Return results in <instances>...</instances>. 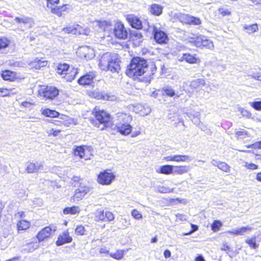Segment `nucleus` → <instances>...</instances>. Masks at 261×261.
<instances>
[{"mask_svg":"<svg viewBox=\"0 0 261 261\" xmlns=\"http://www.w3.org/2000/svg\"><path fill=\"white\" fill-rule=\"evenodd\" d=\"M47 63V61L44 60L43 58L39 59L37 58L31 62V65L32 68L36 69H39L41 67L46 66Z\"/></svg>","mask_w":261,"mask_h":261,"instance_id":"29","label":"nucleus"},{"mask_svg":"<svg viewBox=\"0 0 261 261\" xmlns=\"http://www.w3.org/2000/svg\"><path fill=\"white\" fill-rule=\"evenodd\" d=\"M244 166L248 170H255L258 168L257 165L252 163L245 162L244 163Z\"/></svg>","mask_w":261,"mask_h":261,"instance_id":"50","label":"nucleus"},{"mask_svg":"<svg viewBox=\"0 0 261 261\" xmlns=\"http://www.w3.org/2000/svg\"><path fill=\"white\" fill-rule=\"evenodd\" d=\"M218 11L219 14L222 17L229 16L231 15V11L229 9H225L223 7L218 8Z\"/></svg>","mask_w":261,"mask_h":261,"instance_id":"48","label":"nucleus"},{"mask_svg":"<svg viewBox=\"0 0 261 261\" xmlns=\"http://www.w3.org/2000/svg\"><path fill=\"white\" fill-rule=\"evenodd\" d=\"M163 160L166 162H186L190 160V158L188 155L175 154L171 156L164 157Z\"/></svg>","mask_w":261,"mask_h":261,"instance_id":"21","label":"nucleus"},{"mask_svg":"<svg viewBox=\"0 0 261 261\" xmlns=\"http://www.w3.org/2000/svg\"><path fill=\"white\" fill-rule=\"evenodd\" d=\"M121 60L117 54L106 53L100 58L99 67L103 71L118 72L121 69Z\"/></svg>","mask_w":261,"mask_h":261,"instance_id":"3","label":"nucleus"},{"mask_svg":"<svg viewBox=\"0 0 261 261\" xmlns=\"http://www.w3.org/2000/svg\"><path fill=\"white\" fill-rule=\"evenodd\" d=\"M261 241V233L260 237L259 236H253L245 240V243L249 246L251 249H256L258 247L259 244V242Z\"/></svg>","mask_w":261,"mask_h":261,"instance_id":"25","label":"nucleus"},{"mask_svg":"<svg viewBox=\"0 0 261 261\" xmlns=\"http://www.w3.org/2000/svg\"><path fill=\"white\" fill-rule=\"evenodd\" d=\"M163 7L157 4H151L149 7V11L150 13L154 16H160L163 13Z\"/></svg>","mask_w":261,"mask_h":261,"instance_id":"32","label":"nucleus"},{"mask_svg":"<svg viewBox=\"0 0 261 261\" xmlns=\"http://www.w3.org/2000/svg\"><path fill=\"white\" fill-rule=\"evenodd\" d=\"M86 230L82 225H78L75 229V233L77 236H84L86 234Z\"/></svg>","mask_w":261,"mask_h":261,"instance_id":"47","label":"nucleus"},{"mask_svg":"<svg viewBox=\"0 0 261 261\" xmlns=\"http://www.w3.org/2000/svg\"><path fill=\"white\" fill-rule=\"evenodd\" d=\"M92 94L94 98L98 100H108L110 98V96L108 94L101 92L93 91Z\"/></svg>","mask_w":261,"mask_h":261,"instance_id":"38","label":"nucleus"},{"mask_svg":"<svg viewBox=\"0 0 261 261\" xmlns=\"http://www.w3.org/2000/svg\"><path fill=\"white\" fill-rule=\"evenodd\" d=\"M156 71L154 63L149 64L147 60L140 57H133L125 70V74L134 80L143 77L146 80H150Z\"/></svg>","mask_w":261,"mask_h":261,"instance_id":"1","label":"nucleus"},{"mask_svg":"<svg viewBox=\"0 0 261 261\" xmlns=\"http://www.w3.org/2000/svg\"><path fill=\"white\" fill-rule=\"evenodd\" d=\"M189 171V167L186 165L174 166L173 174L182 175Z\"/></svg>","mask_w":261,"mask_h":261,"instance_id":"35","label":"nucleus"},{"mask_svg":"<svg viewBox=\"0 0 261 261\" xmlns=\"http://www.w3.org/2000/svg\"><path fill=\"white\" fill-rule=\"evenodd\" d=\"M171 20L173 22L178 21L183 24L187 25H198L201 24V20L199 17L181 13H176L171 16Z\"/></svg>","mask_w":261,"mask_h":261,"instance_id":"6","label":"nucleus"},{"mask_svg":"<svg viewBox=\"0 0 261 261\" xmlns=\"http://www.w3.org/2000/svg\"><path fill=\"white\" fill-rule=\"evenodd\" d=\"M221 250L225 251L229 250V246L226 242H224L222 244Z\"/></svg>","mask_w":261,"mask_h":261,"instance_id":"58","label":"nucleus"},{"mask_svg":"<svg viewBox=\"0 0 261 261\" xmlns=\"http://www.w3.org/2000/svg\"><path fill=\"white\" fill-rule=\"evenodd\" d=\"M125 18L132 28L137 30H141L143 28L142 22L140 19L133 14H126Z\"/></svg>","mask_w":261,"mask_h":261,"instance_id":"18","label":"nucleus"},{"mask_svg":"<svg viewBox=\"0 0 261 261\" xmlns=\"http://www.w3.org/2000/svg\"><path fill=\"white\" fill-rule=\"evenodd\" d=\"M91 114L92 117L89 119V121L93 127L103 130L112 126V117L108 111L95 107L92 110Z\"/></svg>","mask_w":261,"mask_h":261,"instance_id":"2","label":"nucleus"},{"mask_svg":"<svg viewBox=\"0 0 261 261\" xmlns=\"http://www.w3.org/2000/svg\"><path fill=\"white\" fill-rule=\"evenodd\" d=\"M1 76L4 81L10 82H14L21 79L17 72L10 69L2 70Z\"/></svg>","mask_w":261,"mask_h":261,"instance_id":"15","label":"nucleus"},{"mask_svg":"<svg viewBox=\"0 0 261 261\" xmlns=\"http://www.w3.org/2000/svg\"><path fill=\"white\" fill-rule=\"evenodd\" d=\"M78 73L79 70L77 68L70 66L68 70V71L64 74L62 76V78L66 82H70L74 80Z\"/></svg>","mask_w":261,"mask_h":261,"instance_id":"24","label":"nucleus"},{"mask_svg":"<svg viewBox=\"0 0 261 261\" xmlns=\"http://www.w3.org/2000/svg\"><path fill=\"white\" fill-rule=\"evenodd\" d=\"M115 175L110 169L99 172L97 176V182L101 185H109L115 179Z\"/></svg>","mask_w":261,"mask_h":261,"instance_id":"10","label":"nucleus"},{"mask_svg":"<svg viewBox=\"0 0 261 261\" xmlns=\"http://www.w3.org/2000/svg\"><path fill=\"white\" fill-rule=\"evenodd\" d=\"M90 189L89 186H84L76 189L73 195L70 197V202L76 203L82 200L90 191Z\"/></svg>","mask_w":261,"mask_h":261,"instance_id":"12","label":"nucleus"},{"mask_svg":"<svg viewBox=\"0 0 261 261\" xmlns=\"http://www.w3.org/2000/svg\"><path fill=\"white\" fill-rule=\"evenodd\" d=\"M10 40L6 37H0V50L8 48L10 44Z\"/></svg>","mask_w":261,"mask_h":261,"instance_id":"41","label":"nucleus"},{"mask_svg":"<svg viewBox=\"0 0 261 261\" xmlns=\"http://www.w3.org/2000/svg\"><path fill=\"white\" fill-rule=\"evenodd\" d=\"M178 61L180 62H185L189 64H199L201 63L200 59L196 54H192L189 53L182 54Z\"/></svg>","mask_w":261,"mask_h":261,"instance_id":"17","label":"nucleus"},{"mask_svg":"<svg viewBox=\"0 0 261 261\" xmlns=\"http://www.w3.org/2000/svg\"><path fill=\"white\" fill-rule=\"evenodd\" d=\"M143 35L140 32H133L131 33L130 39L132 42L137 45L139 44L142 41Z\"/></svg>","mask_w":261,"mask_h":261,"instance_id":"37","label":"nucleus"},{"mask_svg":"<svg viewBox=\"0 0 261 261\" xmlns=\"http://www.w3.org/2000/svg\"><path fill=\"white\" fill-rule=\"evenodd\" d=\"M216 166L221 170L225 172H229L230 170V167L224 162H219Z\"/></svg>","mask_w":261,"mask_h":261,"instance_id":"44","label":"nucleus"},{"mask_svg":"<svg viewBox=\"0 0 261 261\" xmlns=\"http://www.w3.org/2000/svg\"><path fill=\"white\" fill-rule=\"evenodd\" d=\"M73 153L75 156L85 160H89L93 156L91 149L89 147L84 145L75 146L73 149Z\"/></svg>","mask_w":261,"mask_h":261,"instance_id":"11","label":"nucleus"},{"mask_svg":"<svg viewBox=\"0 0 261 261\" xmlns=\"http://www.w3.org/2000/svg\"><path fill=\"white\" fill-rule=\"evenodd\" d=\"M124 253V250L118 249L114 253H110L109 255L114 259L120 260L123 258Z\"/></svg>","mask_w":261,"mask_h":261,"instance_id":"40","label":"nucleus"},{"mask_svg":"<svg viewBox=\"0 0 261 261\" xmlns=\"http://www.w3.org/2000/svg\"><path fill=\"white\" fill-rule=\"evenodd\" d=\"M252 229V227L249 226H243L235 230L228 231V232L234 236L243 235L246 231H251Z\"/></svg>","mask_w":261,"mask_h":261,"instance_id":"34","label":"nucleus"},{"mask_svg":"<svg viewBox=\"0 0 261 261\" xmlns=\"http://www.w3.org/2000/svg\"><path fill=\"white\" fill-rule=\"evenodd\" d=\"M191 225L192 229L189 232L185 233H184L185 235L190 234L192 233V232L198 230V227L197 225H196L195 224H191Z\"/></svg>","mask_w":261,"mask_h":261,"instance_id":"57","label":"nucleus"},{"mask_svg":"<svg viewBox=\"0 0 261 261\" xmlns=\"http://www.w3.org/2000/svg\"><path fill=\"white\" fill-rule=\"evenodd\" d=\"M57 230V227L54 225L46 226L41 229L36 234L34 241L30 242L27 245L31 247L33 250L39 247V243L47 241L50 239Z\"/></svg>","mask_w":261,"mask_h":261,"instance_id":"4","label":"nucleus"},{"mask_svg":"<svg viewBox=\"0 0 261 261\" xmlns=\"http://www.w3.org/2000/svg\"><path fill=\"white\" fill-rule=\"evenodd\" d=\"M190 42L193 45L197 48H204L209 49H212L214 48L213 41L205 36L202 35H198L192 38Z\"/></svg>","mask_w":261,"mask_h":261,"instance_id":"9","label":"nucleus"},{"mask_svg":"<svg viewBox=\"0 0 261 261\" xmlns=\"http://www.w3.org/2000/svg\"><path fill=\"white\" fill-rule=\"evenodd\" d=\"M112 32L115 38L120 40H126L128 36V31L121 21H117L115 23Z\"/></svg>","mask_w":261,"mask_h":261,"instance_id":"8","label":"nucleus"},{"mask_svg":"<svg viewBox=\"0 0 261 261\" xmlns=\"http://www.w3.org/2000/svg\"><path fill=\"white\" fill-rule=\"evenodd\" d=\"M256 179L261 182V172H258L256 175Z\"/></svg>","mask_w":261,"mask_h":261,"instance_id":"64","label":"nucleus"},{"mask_svg":"<svg viewBox=\"0 0 261 261\" xmlns=\"http://www.w3.org/2000/svg\"><path fill=\"white\" fill-rule=\"evenodd\" d=\"M89 48L87 47H83L81 48V51L82 52V56L85 58H88L89 56L86 54V52L87 50H88Z\"/></svg>","mask_w":261,"mask_h":261,"instance_id":"61","label":"nucleus"},{"mask_svg":"<svg viewBox=\"0 0 261 261\" xmlns=\"http://www.w3.org/2000/svg\"><path fill=\"white\" fill-rule=\"evenodd\" d=\"M235 135L237 139H241L244 137H248V133L246 130L238 131L235 133Z\"/></svg>","mask_w":261,"mask_h":261,"instance_id":"51","label":"nucleus"},{"mask_svg":"<svg viewBox=\"0 0 261 261\" xmlns=\"http://www.w3.org/2000/svg\"><path fill=\"white\" fill-rule=\"evenodd\" d=\"M243 29L247 30V33L251 34L257 32L258 30V25L256 23L252 24L251 25H245L244 26Z\"/></svg>","mask_w":261,"mask_h":261,"instance_id":"45","label":"nucleus"},{"mask_svg":"<svg viewBox=\"0 0 261 261\" xmlns=\"http://www.w3.org/2000/svg\"><path fill=\"white\" fill-rule=\"evenodd\" d=\"M242 113H243V115L244 116H245L247 118H251L252 117V114L250 112L247 111V110H243L242 111Z\"/></svg>","mask_w":261,"mask_h":261,"instance_id":"60","label":"nucleus"},{"mask_svg":"<svg viewBox=\"0 0 261 261\" xmlns=\"http://www.w3.org/2000/svg\"><path fill=\"white\" fill-rule=\"evenodd\" d=\"M150 50L146 47H143L141 49V53L142 55H145L149 54Z\"/></svg>","mask_w":261,"mask_h":261,"instance_id":"62","label":"nucleus"},{"mask_svg":"<svg viewBox=\"0 0 261 261\" xmlns=\"http://www.w3.org/2000/svg\"><path fill=\"white\" fill-rule=\"evenodd\" d=\"M223 224L221 221L218 220L213 221L211 225V230L213 232H217L220 230Z\"/></svg>","mask_w":261,"mask_h":261,"instance_id":"42","label":"nucleus"},{"mask_svg":"<svg viewBox=\"0 0 261 261\" xmlns=\"http://www.w3.org/2000/svg\"><path fill=\"white\" fill-rule=\"evenodd\" d=\"M81 209L77 205L67 206L63 210V213L64 215H79Z\"/></svg>","mask_w":261,"mask_h":261,"instance_id":"30","label":"nucleus"},{"mask_svg":"<svg viewBox=\"0 0 261 261\" xmlns=\"http://www.w3.org/2000/svg\"><path fill=\"white\" fill-rule=\"evenodd\" d=\"M16 92H13L12 89L11 88H7L5 87L0 88V97H10L12 95L16 94Z\"/></svg>","mask_w":261,"mask_h":261,"instance_id":"39","label":"nucleus"},{"mask_svg":"<svg viewBox=\"0 0 261 261\" xmlns=\"http://www.w3.org/2000/svg\"><path fill=\"white\" fill-rule=\"evenodd\" d=\"M163 91L168 96L172 97L175 95L174 91L171 88H165L163 89Z\"/></svg>","mask_w":261,"mask_h":261,"instance_id":"56","label":"nucleus"},{"mask_svg":"<svg viewBox=\"0 0 261 261\" xmlns=\"http://www.w3.org/2000/svg\"><path fill=\"white\" fill-rule=\"evenodd\" d=\"M98 25L100 29L105 30L112 26V23L110 21L99 20Z\"/></svg>","mask_w":261,"mask_h":261,"instance_id":"46","label":"nucleus"},{"mask_svg":"<svg viewBox=\"0 0 261 261\" xmlns=\"http://www.w3.org/2000/svg\"><path fill=\"white\" fill-rule=\"evenodd\" d=\"M42 115L45 117H49L51 118H57L59 117L60 113L55 110L49 108H44L41 110Z\"/></svg>","mask_w":261,"mask_h":261,"instance_id":"27","label":"nucleus"},{"mask_svg":"<svg viewBox=\"0 0 261 261\" xmlns=\"http://www.w3.org/2000/svg\"><path fill=\"white\" fill-rule=\"evenodd\" d=\"M95 76L92 72L86 73L81 76L77 80V83L80 85H90L93 82Z\"/></svg>","mask_w":261,"mask_h":261,"instance_id":"23","label":"nucleus"},{"mask_svg":"<svg viewBox=\"0 0 261 261\" xmlns=\"http://www.w3.org/2000/svg\"><path fill=\"white\" fill-rule=\"evenodd\" d=\"M62 31L65 34H72L77 35L83 34L84 30L82 26L79 24L75 23L72 25H68L64 27Z\"/></svg>","mask_w":261,"mask_h":261,"instance_id":"19","label":"nucleus"},{"mask_svg":"<svg viewBox=\"0 0 261 261\" xmlns=\"http://www.w3.org/2000/svg\"><path fill=\"white\" fill-rule=\"evenodd\" d=\"M247 148H253V149H261V141H257L255 142L254 143L247 145L246 146Z\"/></svg>","mask_w":261,"mask_h":261,"instance_id":"53","label":"nucleus"},{"mask_svg":"<svg viewBox=\"0 0 261 261\" xmlns=\"http://www.w3.org/2000/svg\"><path fill=\"white\" fill-rule=\"evenodd\" d=\"M153 39L159 44H166L169 42V39L166 32L160 29L154 28L152 31Z\"/></svg>","mask_w":261,"mask_h":261,"instance_id":"13","label":"nucleus"},{"mask_svg":"<svg viewBox=\"0 0 261 261\" xmlns=\"http://www.w3.org/2000/svg\"><path fill=\"white\" fill-rule=\"evenodd\" d=\"M116 127L118 133L124 136L130 134L132 129V126L126 122H119L116 125Z\"/></svg>","mask_w":261,"mask_h":261,"instance_id":"22","label":"nucleus"},{"mask_svg":"<svg viewBox=\"0 0 261 261\" xmlns=\"http://www.w3.org/2000/svg\"><path fill=\"white\" fill-rule=\"evenodd\" d=\"M205 83L203 79H197L192 80L190 83V86L191 89H195L200 88L204 86Z\"/></svg>","mask_w":261,"mask_h":261,"instance_id":"36","label":"nucleus"},{"mask_svg":"<svg viewBox=\"0 0 261 261\" xmlns=\"http://www.w3.org/2000/svg\"><path fill=\"white\" fill-rule=\"evenodd\" d=\"M115 218L114 215L110 211H99L97 212L95 216V220L96 222H110Z\"/></svg>","mask_w":261,"mask_h":261,"instance_id":"16","label":"nucleus"},{"mask_svg":"<svg viewBox=\"0 0 261 261\" xmlns=\"http://www.w3.org/2000/svg\"><path fill=\"white\" fill-rule=\"evenodd\" d=\"M250 105L255 110L261 111V100L252 102Z\"/></svg>","mask_w":261,"mask_h":261,"instance_id":"54","label":"nucleus"},{"mask_svg":"<svg viewBox=\"0 0 261 261\" xmlns=\"http://www.w3.org/2000/svg\"><path fill=\"white\" fill-rule=\"evenodd\" d=\"M16 216H17L18 218L22 219L23 218L25 217V213L23 211H19L16 214Z\"/></svg>","mask_w":261,"mask_h":261,"instance_id":"59","label":"nucleus"},{"mask_svg":"<svg viewBox=\"0 0 261 261\" xmlns=\"http://www.w3.org/2000/svg\"><path fill=\"white\" fill-rule=\"evenodd\" d=\"M46 7L54 15L61 17L65 13L70 9V6L67 4L60 5V0H46Z\"/></svg>","mask_w":261,"mask_h":261,"instance_id":"5","label":"nucleus"},{"mask_svg":"<svg viewBox=\"0 0 261 261\" xmlns=\"http://www.w3.org/2000/svg\"><path fill=\"white\" fill-rule=\"evenodd\" d=\"M173 165L167 164L161 166L156 172L160 174L169 175L173 174Z\"/></svg>","mask_w":261,"mask_h":261,"instance_id":"31","label":"nucleus"},{"mask_svg":"<svg viewBox=\"0 0 261 261\" xmlns=\"http://www.w3.org/2000/svg\"><path fill=\"white\" fill-rule=\"evenodd\" d=\"M43 166L41 164H36L33 162H28L25 170L28 173L38 172L39 170L42 168Z\"/></svg>","mask_w":261,"mask_h":261,"instance_id":"28","label":"nucleus"},{"mask_svg":"<svg viewBox=\"0 0 261 261\" xmlns=\"http://www.w3.org/2000/svg\"><path fill=\"white\" fill-rule=\"evenodd\" d=\"M164 255L165 258H168L171 256V252L169 250L166 249L164 252Z\"/></svg>","mask_w":261,"mask_h":261,"instance_id":"63","label":"nucleus"},{"mask_svg":"<svg viewBox=\"0 0 261 261\" xmlns=\"http://www.w3.org/2000/svg\"><path fill=\"white\" fill-rule=\"evenodd\" d=\"M61 132L62 130L59 129L51 128L49 131V133H48V136L56 137L58 136L61 133Z\"/></svg>","mask_w":261,"mask_h":261,"instance_id":"55","label":"nucleus"},{"mask_svg":"<svg viewBox=\"0 0 261 261\" xmlns=\"http://www.w3.org/2000/svg\"><path fill=\"white\" fill-rule=\"evenodd\" d=\"M131 215L134 218L139 220L142 218V214L137 209H133L131 212Z\"/></svg>","mask_w":261,"mask_h":261,"instance_id":"52","label":"nucleus"},{"mask_svg":"<svg viewBox=\"0 0 261 261\" xmlns=\"http://www.w3.org/2000/svg\"><path fill=\"white\" fill-rule=\"evenodd\" d=\"M58 120H50L48 122L57 126H64L69 127L74 123V119L62 114H60V116L58 117Z\"/></svg>","mask_w":261,"mask_h":261,"instance_id":"14","label":"nucleus"},{"mask_svg":"<svg viewBox=\"0 0 261 261\" xmlns=\"http://www.w3.org/2000/svg\"><path fill=\"white\" fill-rule=\"evenodd\" d=\"M70 67V65L67 63H59L56 69V72L62 77L65 73L68 71Z\"/></svg>","mask_w":261,"mask_h":261,"instance_id":"33","label":"nucleus"},{"mask_svg":"<svg viewBox=\"0 0 261 261\" xmlns=\"http://www.w3.org/2000/svg\"><path fill=\"white\" fill-rule=\"evenodd\" d=\"M38 95L44 100H53L59 94V90L55 86L41 85L38 90Z\"/></svg>","mask_w":261,"mask_h":261,"instance_id":"7","label":"nucleus"},{"mask_svg":"<svg viewBox=\"0 0 261 261\" xmlns=\"http://www.w3.org/2000/svg\"><path fill=\"white\" fill-rule=\"evenodd\" d=\"M31 226V222L27 220L20 219L16 223V229L18 232L25 231L29 229Z\"/></svg>","mask_w":261,"mask_h":261,"instance_id":"26","label":"nucleus"},{"mask_svg":"<svg viewBox=\"0 0 261 261\" xmlns=\"http://www.w3.org/2000/svg\"><path fill=\"white\" fill-rule=\"evenodd\" d=\"M15 21L18 24L23 23L27 24L30 22L31 18L28 17H16L14 19Z\"/></svg>","mask_w":261,"mask_h":261,"instance_id":"49","label":"nucleus"},{"mask_svg":"<svg viewBox=\"0 0 261 261\" xmlns=\"http://www.w3.org/2000/svg\"><path fill=\"white\" fill-rule=\"evenodd\" d=\"M72 241V237L70 236L68 230H66L59 235L56 242V244L57 246H59L64 244L71 243Z\"/></svg>","mask_w":261,"mask_h":261,"instance_id":"20","label":"nucleus"},{"mask_svg":"<svg viewBox=\"0 0 261 261\" xmlns=\"http://www.w3.org/2000/svg\"><path fill=\"white\" fill-rule=\"evenodd\" d=\"M119 228L124 229L128 228L130 225V220L125 218H121L119 221Z\"/></svg>","mask_w":261,"mask_h":261,"instance_id":"43","label":"nucleus"}]
</instances>
